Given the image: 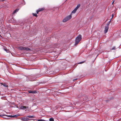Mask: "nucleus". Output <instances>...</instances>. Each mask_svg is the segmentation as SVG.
Masks as SVG:
<instances>
[{
	"label": "nucleus",
	"instance_id": "obj_1",
	"mask_svg": "<svg viewBox=\"0 0 121 121\" xmlns=\"http://www.w3.org/2000/svg\"><path fill=\"white\" fill-rule=\"evenodd\" d=\"M82 39V36L81 35H79L75 39V44H78L80 42Z\"/></svg>",
	"mask_w": 121,
	"mask_h": 121
},
{
	"label": "nucleus",
	"instance_id": "obj_2",
	"mask_svg": "<svg viewBox=\"0 0 121 121\" xmlns=\"http://www.w3.org/2000/svg\"><path fill=\"white\" fill-rule=\"evenodd\" d=\"M72 18L71 14H70L68 16L65 17L63 20V22H65L69 20Z\"/></svg>",
	"mask_w": 121,
	"mask_h": 121
},
{
	"label": "nucleus",
	"instance_id": "obj_3",
	"mask_svg": "<svg viewBox=\"0 0 121 121\" xmlns=\"http://www.w3.org/2000/svg\"><path fill=\"white\" fill-rule=\"evenodd\" d=\"M111 21L108 22L106 24V26L105 27V29L104 30V33H106L107 32L109 28V25Z\"/></svg>",
	"mask_w": 121,
	"mask_h": 121
},
{
	"label": "nucleus",
	"instance_id": "obj_4",
	"mask_svg": "<svg viewBox=\"0 0 121 121\" xmlns=\"http://www.w3.org/2000/svg\"><path fill=\"white\" fill-rule=\"evenodd\" d=\"M7 116L8 117H17L18 116V115H15L14 116H12V115H0V116Z\"/></svg>",
	"mask_w": 121,
	"mask_h": 121
},
{
	"label": "nucleus",
	"instance_id": "obj_5",
	"mask_svg": "<svg viewBox=\"0 0 121 121\" xmlns=\"http://www.w3.org/2000/svg\"><path fill=\"white\" fill-rule=\"evenodd\" d=\"M21 120L22 121H27L29 120H31L29 118L27 117L22 118Z\"/></svg>",
	"mask_w": 121,
	"mask_h": 121
},
{
	"label": "nucleus",
	"instance_id": "obj_6",
	"mask_svg": "<svg viewBox=\"0 0 121 121\" xmlns=\"http://www.w3.org/2000/svg\"><path fill=\"white\" fill-rule=\"evenodd\" d=\"M26 107L25 106H19V108L20 109H26Z\"/></svg>",
	"mask_w": 121,
	"mask_h": 121
},
{
	"label": "nucleus",
	"instance_id": "obj_7",
	"mask_svg": "<svg viewBox=\"0 0 121 121\" xmlns=\"http://www.w3.org/2000/svg\"><path fill=\"white\" fill-rule=\"evenodd\" d=\"M29 93H35L36 92L35 91H32L30 90L28 91Z\"/></svg>",
	"mask_w": 121,
	"mask_h": 121
},
{
	"label": "nucleus",
	"instance_id": "obj_8",
	"mask_svg": "<svg viewBox=\"0 0 121 121\" xmlns=\"http://www.w3.org/2000/svg\"><path fill=\"white\" fill-rule=\"evenodd\" d=\"M78 98H83L85 96L82 95V94H81L78 95Z\"/></svg>",
	"mask_w": 121,
	"mask_h": 121
},
{
	"label": "nucleus",
	"instance_id": "obj_9",
	"mask_svg": "<svg viewBox=\"0 0 121 121\" xmlns=\"http://www.w3.org/2000/svg\"><path fill=\"white\" fill-rule=\"evenodd\" d=\"M18 49H19L22 50H24V47H23L22 46L18 47Z\"/></svg>",
	"mask_w": 121,
	"mask_h": 121
},
{
	"label": "nucleus",
	"instance_id": "obj_10",
	"mask_svg": "<svg viewBox=\"0 0 121 121\" xmlns=\"http://www.w3.org/2000/svg\"><path fill=\"white\" fill-rule=\"evenodd\" d=\"M24 50L29 51L30 50V49L27 47H24Z\"/></svg>",
	"mask_w": 121,
	"mask_h": 121
},
{
	"label": "nucleus",
	"instance_id": "obj_11",
	"mask_svg": "<svg viewBox=\"0 0 121 121\" xmlns=\"http://www.w3.org/2000/svg\"><path fill=\"white\" fill-rule=\"evenodd\" d=\"M4 50L6 52H9V50H7V48L6 47H4Z\"/></svg>",
	"mask_w": 121,
	"mask_h": 121
},
{
	"label": "nucleus",
	"instance_id": "obj_12",
	"mask_svg": "<svg viewBox=\"0 0 121 121\" xmlns=\"http://www.w3.org/2000/svg\"><path fill=\"white\" fill-rule=\"evenodd\" d=\"M39 11V12L42 11L44 10V8H43L39 9H38Z\"/></svg>",
	"mask_w": 121,
	"mask_h": 121
},
{
	"label": "nucleus",
	"instance_id": "obj_13",
	"mask_svg": "<svg viewBox=\"0 0 121 121\" xmlns=\"http://www.w3.org/2000/svg\"><path fill=\"white\" fill-rule=\"evenodd\" d=\"M18 11V9H16V10H15L13 12V14H14V13H16Z\"/></svg>",
	"mask_w": 121,
	"mask_h": 121
},
{
	"label": "nucleus",
	"instance_id": "obj_14",
	"mask_svg": "<svg viewBox=\"0 0 121 121\" xmlns=\"http://www.w3.org/2000/svg\"><path fill=\"white\" fill-rule=\"evenodd\" d=\"M27 117L30 118H34L35 116H27Z\"/></svg>",
	"mask_w": 121,
	"mask_h": 121
},
{
	"label": "nucleus",
	"instance_id": "obj_15",
	"mask_svg": "<svg viewBox=\"0 0 121 121\" xmlns=\"http://www.w3.org/2000/svg\"><path fill=\"white\" fill-rule=\"evenodd\" d=\"M116 47H113L111 49V50H115L116 49Z\"/></svg>",
	"mask_w": 121,
	"mask_h": 121
},
{
	"label": "nucleus",
	"instance_id": "obj_16",
	"mask_svg": "<svg viewBox=\"0 0 121 121\" xmlns=\"http://www.w3.org/2000/svg\"><path fill=\"white\" fill-rule=\"evenodd\" d=\"M32 14L34 16H35L36 17H37L38 16L37 15L36 13H33Z\"/></svg>",
	"mask_w": 121,
	"mask_h": 121
},
{
	"label": "nucleus",
	"instance_id": "obj_17",
	"mask_svg": "<svg viewBox=\"0 0 121 121\" xmlns=\"http://www.w3.org/2000/svg\"><path fill=\"white\" fill-rule=\"evenodd\" d=\"M76 10L74 9L72 11V13H76Z\"/></svg>",
	"mask_w": 121,
	"mask_h": 121
},
{
	"label": "nucleus",
	"instance_id": "obj_18",
	"mask_svg": "<svg viewBox=\"0 0 121 121\" xmlns=\"http://www.w3.org/2000/svg\"><path fill=\"white\" fill-rule=\"evenodd\" d=\"M49 121H54V120L53 118H50L49 119Z\"/></svg>",
	"mask_w": 121,
	"mask_h": 121
},
{
	"label": "nucleus",
	"instance_id": "obj_19",
	"mask_svg": "<svg viewBox=\"0 0 121 121\" xmlns=\"http://www.w3.org/2000/svg\"><path fill=\"white\" fill-rule=\"evenodd\" d=\"M2 84L3 85V86H5V87H8V86L6 84H3V83L1 84Z\"/></svg>",
	"mask_w": 121,
	"mask_h": 121
},
{
	"label": "nucleus",
	"instance_id": "obj_20",
	"mask_svg": "<svg viewBox=\"0 0 121 121\" xmlns=\"http://www.w3.org/2000/svg\"><path fill=\"white\" fill-rule=\"evenodd\" d=\"M80 4H78L77 5L76 7L78 8L80 7Z\"/></svg>",
	"mask_w": 121,
	"mask_h": 121
},
{
	"label": "nucleus",
	"instance_id": "obj_21",
	"mask_svg": "<svg viewBox=\"0 0 121 121\" xmlns=\"http://www.w3.org/2000/svg\"><path fill=\"white\" fill-rule=\"evenodd\" d=\"M38 121H46L44 120L39 119L38 120Z\"/></svg>",
	"mask_w": 121,
	"mask_h": 121
},
{
	"label": "nucleus",
	"instance_id": "obj_22",
	"mask_svg": "<svg viewBox=\"0 0 121 121\" xmlns=\"http://www.w3.org/2000/svg\"><path fill=\"white\" fill-rule=\"evenodd\" d=\"M84 97H85V99H84V100H86L88 98V97L87 96L85 97V96Z\"/></svg>",
	"mask_w": 121,
	"mask_h": 121
},
{
	"label": "nucleus",
	"instance_id": "obj_23",
	"mask_svg": "<svg viewBox=\"0 0 121 121\" xmlns=\"http://www.w3.org/2000/svg\"><path fill=\"white\" fill-rule=\"evenodd\" d=\"M84 62H85V61L81 62H80L79 63H78V64H81L83 63H84Z\"/></svg>",
	"mask_w": 121,
	"mask_h": 121
},
{
	"label": "nucleus",
	"instance_id": "obj_24",
	"mask_svg": "<svg viewBox=\"0 0 121 121\" xmlns=\"http://www.w3.org/2000/svg\"><path fill=\"white\" fill-rule=\"evenodd\" d=\"M104 101H105L106 103L108 102L109 101L108 100H104Z\"/></svg>",
	"mask_w": 121,
	"mask_h": 121
},
{
	"label": "nucleus",
	"instance_id": "obj_25",
	"mask_svg": "<svg viewBox=\"0 0 121 121\" xmlns=\"http://www.w3.org/2000/svg\"><path fill=\"white\" fill-rule=\"evenodd\" d=\"M39 10H37L36 11V13H37V14H38V13H39Z\"/></svg>",
	"mask_w": 121,
	"mask_h": 121
},
{
	"label": "nucleus",
	"instance_id": "obj_26",
	"mask_svg": "<svg viewBox=\"0 0 121 121\" xmlns=\"http://www.w3.org/2000/svg\"><path fill=\"white\" fill-rule=\"evenodd\" d=\"M112 19L113 18V16H114V14L113 13L112 14Z\"/></svg>",
	"mask_w": 121,
	"mask_h": 121
},
{
	"label": "nucleus",
	"instance_id": "obj_27",
	"mask_svg": "<svg viewBox=\"0 0 121 121\" xmlns=\"http://www.w3.org/2000/svg\"><path fill=\"white\" fill-rule=\"evenodd\" d=\"M112 1H112V4H113V3H114V1H114V0H113Z\"/></svg>",
	"mask_w": 121,
	"mask_h": 121
},
{
	"label": "nucleus",
	"instance_id": "obj_28",
	"mask_svg": "<svg viewBox=\"0 0 121 121\" xmlns=\"http://www.w3.org/2000/svg\"><path fill=\"white\" fill-rule=\"evenodd\" d=\"M78 9V8H77V7H76L75 8V10H76L77 11V9Z\"/></svg>",
	"mask_w": 121,
	"mask_h": 121
},
{
	"label": "nucleus",
	"instance_id": "obj_29",
	"mask_svg": "<svg viewBox=\"0 0 121 121\" xmlns=\"http://www.w3.org/2000/svg\"><path fill=\"white\" fill-rule=\"evenodd\" d=\"M32 120H34V119H33Z\"/></svg>",
	"mask_w": 121,
	"mask_h": 121
}]
</instances>
